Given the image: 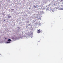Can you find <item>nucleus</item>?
Instances as JSON below:
<instances>
[{
    "instance_id": "obj_1",
    "label": "nucleus",
    "mask_w": 63,
    "mask_h": 63,
    "mask_svg": "<svg viewBox=\"0 0 63 63\" xmlns=\"http://www.w3.org/2000/svg\"><path fill=\"white\" fill-rule=\"evenodd\" d=\"M41 31H41L39 29L37 30V33H40Z\"/></svg>"
},
{
    "instance_id": "obj_2",
    "label": "nucleus",
    "mask_w": 63,
    "mask_h": 63,
    "mask_svg": "<svg viewBox=\"0 0 63 63\" xmlns=\"http://www.w3.org/2000/svg\"><path fill=\"white\" fill-rule=\"evenodd\" d=\"M7 17L8 18H10L11 17V16H8Z\"/></svg>"
},
{
    "instance_id": "obj_3",
    "label": "nucleus",
    "mask_w": 63,
    "mask_h": 63,
    "mask_svg": "<svg viewBox=\"0 0 63 63\" xmlns=\"http://www.w3.org/2000/svg\"><path fill=\"white\" fill-rule=\"evenodd\" d=\"M7 43H8V44H9L11 43V42L10 41L9 42H7Z\"/></svg>"
},
{
    "instance_id": "obj_4",
    "label": "nucleus",
    "mask_w": 63,
    "mask_h": 63,
    "mask_svg": "<svg viewBox=\"0 0 63 63\" xmlns=\"http://www.w3.org/2000/svg\"><path fill=\"white\" fill-rule=\"evenodd\" d=\"M8 41H9V42L11 41V39H9L8 40Z\"/></svg>"
},
{
    "instance_id": "obj_5",
    "label": "nucleus",
    "mask_w": 63,
    "mask_h": 63,
    "mask_svg": "<svg viewBox=\"0 0 63 63\" xmlns=\"http://www.w3.org/2000/svg\"><path fill=\"white\" fill-rule=\"evenodd\" d=\"M61 6V7H63V4H62Z\"/></svg>"
},
{
    "instance_id": "obj_6",
    "label": "nucleus",
    "mask_w": 63,
    "mask_h": 63,
    "mask_svg": "<svg viewBox=\"0 0 63 63\" xmlns=\"http://www.w3.org/2000/svg\"><path fill=\"white\" fill-rule=\"evenodd\" d=\"M34 7L35 8H37V6H34Z\"/></svg>"
},
{
    "instance_id": "obj_7",
    "label": "nucleus",
    "mask_w": 63,
    "mask_h": 63,
    "mask_svg": "<svg viewBox=\"0 0 63 63\" xmlns=\"http://www.w3.org/2000/svg\"><path fill=\"white\" fill-rule=\"evenodd\" d=\"M27 22V23H29V21H28L27 22Z\"/></svg>"
},
{
    "instance_id": "obj_8",
    "label": "nucleus",
    "mask_w": 63,
    "mask_h": 63,
    "mask_svg": "<svg viewBox=\"0 0 63 63\" xmlns=\"http://www.w3.org/2000/svg\"><path fill=\"white\" fill-rule=\"evenodd\" d=\"M61 10H63V8H61Z\"/></svg>"
},
{
    "instance_id": "obj_9",
    "label": "nucleus",
    "mask_w": 63,
    "mask_h": 63,
    "mask_svg": "<svg viewBox=\"0 0 63 63\" xmlns=\"http://www.w3.org/2000/svg\"><path fill=\"white\" fill-rule=\"evenodd\" d=\"M14 9H12V11H14Z\"/></svg>"
},
{
    "instance_id": "obj_10",
    "label": "nucleus",
    "mask_w": 63,
    "mask_h": 63,
    "mask_svg": "<svg viewBox=\"0 0 63 63\" xmlns=\"http://www.w3.org/2000/svg\"><path fill=\"white\" fill-rule=\"evenodd\" d=\"M0 55H1V54H0Z\"/></svg>"
},
{
    "instance_id": "obj_11",
    "label": "nucleus",
    "mask_w": 63,
    "mask_h": 63,
    "mask_svg": "<svg viewBox=\"0 0 63 63\" xmlns=\"http://www.w3.org/2000/svg\"><path fill=\"white\" fill-rule=\"evenodd\" d=\"M29 9H30V8H29Z\"/></svg>"
}]
</instances>
